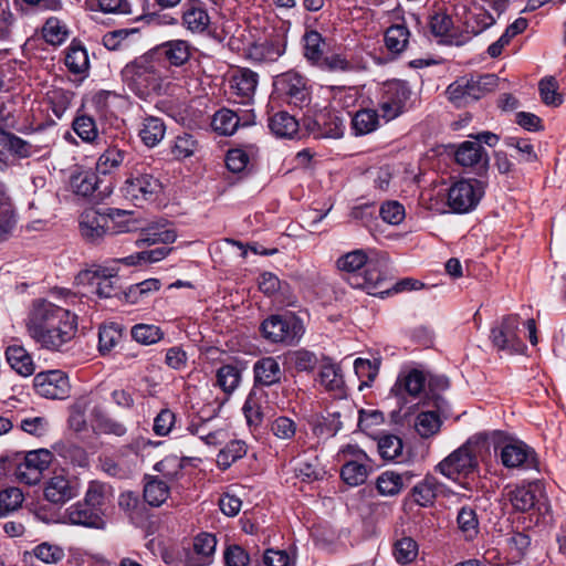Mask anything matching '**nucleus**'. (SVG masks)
<instances>
[{
	"label": "nucleus",
	"instance_id": "f257e3e1",
	"mask_svg": "<svg viewBox=\"0 0 566 566\" xmlns=\"http://www.w3.org/2000/svg\"><path fill=\"white\" fill-rule=\"evenodd\" d=\"M76 316L46 300L33 303L27 321L32 339L49 350H59L76 333Z\"/></svg>",
	"mask_w": 566,
	"mask_h": 566
},
{
	"label": "nucleus",
	"instance_id": "f03ea898",
	"mask_svg": "<svg viewBox=\"0 0 566 566\" xmlns=\"http://www.w3.org/2000/svg\"><path fill=\"white\" fill-rule=\"evenodd\" d=\"M139 217L134 210L119 208H90L78 217V231L90 244H101L106 238L138 229Z\"/></svg>",
	"mask_w": 566,
	"mask_h": 566
},
{
	"label": "nucleus",
	"instance_id": "7ed1b4c3",
	"mask_svg": "<svg viewBox=\"0 0 566 566\" xmlns=\"http://www.w3.org/2000/svg\"><path fill=\"white\" fill-rule=\"evenodd\" d=\"M190 57V46L187 41L175 40L150 49L144 54V70L163 78L167 72V62L175 66L185 64Z\"/></svg>",
	"mask_w": 566,
	"mask_h": 566
},
{
	"label": "nucleus",
	"instance_id": "20e7f679",
	"mask_svg": "<svg viewBox=\"0 0 566 566\" xmlns=\"http://www.w3.org/2000/svg\"><path fill=\"white\" fill-rule=\"evenodd\" d=\"M274 94L290 106L303 109L312 102L308 80L296 71H287L273 80Z\"/></svg>",
	"mask_w": 566,
	"mask_h": 566
},
{
	"label": "nucleus",
	"instance_id": "39448f33",
	"mask_svg": "<svg viewBox=\"0 0 566 566\" xmlns=\"http://www.w3.org/2000/svg\"><path fill=\"white\" fill-rule=\"evenodd\" d=\"M497 82L499 77L495 74L461 77L448 86L447 94L457 107H463L494 91Z\"/></svg>",
	"mask_w": 566,
	"mask_h": 566
},
{
	"label": "nucleus",
	"instance_id": "423d86ee",
	"mask_svg": "<svg viewBox=\"0 0 566 566\" xmlns=\"http://www.w3.org/2000/svg\"><path fill=\"white\" fill-rule=\"evenodd\" d=\"M261 333L271 343L293 345L304 334V326L293 314L271 315L261 324Z\"/></svg>",
	"mask_w": 566,
	"mask_h": 566
},
{
	"label": "nucleus",
	"instance_id": "0eeeda50",
	"mask_svg": "<svg viewBox=\"0 0 566 566\" xmlns=\"http://www.w3.org/2000/svg\"><path fill=\"white\" fill-rule=\"evenodd\" d=\"M485 184L475 178L455 181L448 191V206L453 212L467 213L475 209L484 196Z\"/></svg>",
	"mask_w": 566,
	"mask_h": 566
},
{
	"label": "nucleus",
	"instance_id": "6e6552de",
	"mask_svg": "<svg viewBox=\"0 0 566 566\" xmlns=\"http://www.w3.org/2000/svg\"><path fill=\"white\" fill-rule=\"evenodd\" d=\"M177 234L166 222L144 228V262L155 263L165 259L171 249L167 247L175 242Z\"/></svg>",
	"mask_w": 566,
	"mask_h": 566
},
{
	"label": "nucleus",
	"instance_id": "1a4fd4ad",
	"mask_svg": "<svg viewBox=\"0 0 566 566\" xmlns=\"http://www.w3.org/2000/svg\"><path fill=\"white\" fill-rule=\"evenodd\" d=\"M501 463L510 470L539 471L535 450L521 440L504 442L500 451Z\"/></svg>",
	"mask_w": 566,
	"mask_h": 566
},
{
	"label": "nucleus",
	"instance_id": "9d476101",
	"mask_svg": "<svg viewBox=\"0 0 566 566\" xmlns=\"http://www.w3.org/2000/svg\"><path fill=\"white\" fill-rule=\"evenodd\" d=\"M478 467L479 462L472 448L465 443L444 458L437 465V470L446 478L458 481L473 473Z\"/></svg>",
	"mask_w": 566,
	"mask_h": 566
},
{
	"label": "nucleus",
	"instance_id": "9b49d317",
	"mask_svg": "<svg viewBox=\"0 0 566 566\" xmlns=\"http://www.w3.org/2000/svg\"><path fill=\"white\" fill-rule=\"evenodd\" d=\"M33 388L39 396L46 399L63 400L71 392L70 378L60 369L38 373L33 378Z\"/></svg>",
	"mask_w": 566,
	"mask_h": 566
},
{
	"label": "nucleus",
	"instance_id": "f8f14e48",
	"mask_svg": "<svg viewBox=\"0 0 566 566\" xmlns=\"http://www.w3.org/2000/svg\"><path fill=\"white\" fill-rule=\"evenodd\" d=\"M520 318L517 315H506L501 323L491 328L490 339L499 350L520 353L524 344L518 336Z\"/></svg>",
	"mask_w": 566,
	"mask_h": 566
},
{
	"label": "nucleus",
	"instance_id": "ddd939ff",
	"mask_svg": "<svg viewBox=\"0 0 566 566\" xmlns=\"http://www.w3.org/2000/svg\"><path fill=\"white\" fill-rule=\"evenodd\" d=\"M410 94L411 92L405 82L395 81L388 83L379 102L381 116L386 120H391L402 114Z\"/></svg>",
	"mask_w": 566,
	"mask_h": 566
},
{
	"label": "nucleus",
	"instance_id": "4468645a",
	"mask_svg": "<svg viewBox=\"0 0 566 566\" xmlns=\"http://www.w3.org/2000/svg\"><path fill=\"white\" fill-rule=\"evenodd\" d=\"M217 538L210 533H200L191 546L184 548L182 563L185 566H209L214 559Z\"/></svg>",
	"mask_w": 566,
	"mask_h": 566
},
{
	"label": "nucleus",
	"instance_id": "2eb2a0df",
	"mask_svg": "<svg viewBox=\"0 0 566 566\" xmlns=\"http://www.w3.org/2000/svg\"><path fill=\"white\" fill-rule=\"evenodd\" d=\"M52 461L50 451L40 449L33 450L25 454L23 462H21L15 470V475L19 481L33 485L36 484Z\"/></svg>",
	"mask_w": 566,
	"mask_h": 566
},
{
	"label": "nucleus",
	"instance_id": "dca6fc26",
	"mask_svg": "<svg viewBox=\"0 0 566 566\" xmlns=\"http://www.w3.org/2000/svg\"><path fill=\"white\" fill-rule=\"evenodd\" d=\"M116 275V269L97 266L81 271L75 282L77 285L92 286L99 297H111L115 293L113 277Z\"/></svg>",
	"mask_w": 566,
	"mask_h": 566
},
{
	"label": "nucleus",
	"instance_id": "f3484780",
	"mask_svg": "<svg viewBox=\"0 0 566 566\" xmlns=\"http://www.w3.org/2000/svg\"><path fill=\"white\" fill-rule=\"evenodd\" d=\"M62 522L93 528H104L105 526L102 510L94 509L84 501L67 507L62 515Z\"/></svg>",
	"mask_w": 566,
	"mask_h": 566
},
{
	"label": "nucleus",
	"instance_id": "a211bd4d",
	"mask_svg": "<svg viewBox=\"0 0 566 566\" xmlns=\"http://www.w3.org/2000/svg\"><path fill=\"white\" fill-rule=\"evenodd\" d=\"M44 497L53 504H64L78 494V484L63 473L54 474L45 482Z\"/></svg>",
	"mask_w": 566,
	"mask_h": 566
},
{
	"label": "nucleus",
	"instance_id": "6ab92c4d",
	"mask_svg": "<svg viewBox=\"0 0 566 566\" xmlns=\"http://www.w3.org/2000/svg\"><path fill=\"white\" fill-rule=\"evenodd\" d=\"M344 452L349 453L355 459L347 461L340 470V476L344 482L350 486H357L367 480L368 469L363 463L367 459V454L355 446H347Z\"/></svg>",
	"mask_w": 566,
	"mask_h": 566
},
{
	"label": "nucleus",
	"instance_id": "aec40b11",
	"mask_svg": "<svg viewBox=\"0 0 566 566\" xmlns=\"http://www.w3.org/2000/svg\"><path fill=\"white\" fill-rule=\"evenodd\" d=\"M455 160L463 167L475 168L479 174H484L489 167L486 150L479 143L471 140L459 145L455 151Z\"/></svg>",
	"mask_w": 566,
	"mask_h": 566
},
{
	"label": "nucleus",
	"instance_id": "412c9836",
	"mask_svg": "<svg viewBox=\"0 0 566 566\" xmlns=\"http://www.w3.org/2000/svg\"><path fill=\"white\" fill-rule=\"evenodd\" d=\"M307 128L315 138H340L344 135L345 125L334 112H324L307 124Z\"/></svg>",
	"mask_w": 566,
	"mask_h": 566
},
{
	"label": "nucleus",
	"instance_id": "4be33fe9",
	"mask_svg": "<svg viewBox=\"0 0 566 566\" xmlns=\"http://www.w3.org/2000/svg\"><path fill=\"white\" fill-rule=\"evenodd\" d=\"M253 376L255 385L271 387L281 382L283 370L281 369L277 358L266 356L254 363Z\"/></svg>",
	"mask_w": 566,
	"mask_h": 566
},
{
	"label": "nucleus",
	"instance_id": "5701e85b",
	"mask_svg": "<svg viewBox=\"0 0 566 566\" xmlns=\"http://www.w3.org/2000/svg\"><path fill=\"white\" fill-rule=\"evenodd\" d=\"M258 74L249 69L238 70L230 80V87L240 103L249 104L255 94L258 86Z\"/></svg>",
	"mask_w": 566,
	"mask_h": 566
},
{
	"label": "nucleus",
	"instance_id": "b1692460",
	"mask_svg": "<svg viewBox=\"0 0 566 566\" xmlns=\"http://www.w3.org/2000/svg\"><path fill=\"white\" fill-rule=\"evenodd\" d=\"M541 494L539 485L536 482L527 485H517L506 493V499L516 511L527 512L535 507Z\"/></svg>",
	"mask_w": 566,
	"mask_h": 566
},
{
	"label": "nucleus",
	"instance_id": "393cba45",
	"mask_svg": "<svg viewBox=\"0 0 566 566\" xmlns=\"http://www.w3.org/2000/svg\"><path fill=\"white\" fill-rule=\"evenodd\" d=\"M285 52V42L280 36H275L263 42L253 43L249 48L248 55L251 60L259 63L275 62Z\"/></svg>",
	"mask_w": 566,
	"mask_h": 566
},
{
	"label": "nucleus",
	"instance_id": "a878e982",
	"mask_svg": "<svg viewBox=\"0 0 566 566\" xmlns=\"http://www.w3.org/2000/svg\"><path fill=\"white\" fill-rule=\"evenodd\" d=\"M350 281L352 286L365 289L369 294H377L378 289L382 287L385 277L380 270V261L370 259L364 268V276L355 275Z\"/></svg>",
	"mask_w": 566,
	"mask_h": 566
},
{
	"label": "nucleus",
	"instance_id": "bb28decb",
	"mask_svg": "<svg viewBox=\"0 0 566 566\" xmlns=\"http://www.w3.org/2000/svg\"><path fill=\"white\" fill-rule=\"evenodd\" d=\"M426 385V377L421 370L411 369L406 374H400L391 388V394L402 396L403 392L412 397H418Z\"/></svg>",
	"mask_w": 566,
	"mask_h": 566
},
{
	"label": "nucleus",
	"instance_id": "cd10ccee",
	"mask_svg": "<svg viewBox=\"0 0 566 566\" xmlns=\"http://www.w3.org/2000/svg\"><path fill=\"white\" fill-rule=\"evenodd\" d=\"M34 153L35 149L29 142L0 128V155L10 154L18 158H28Z\"/></svg>",
	"mask_w": 566,
	"mask_h": 566
},
{
	"label": "nucleus",
	"instance_id": "c85d7f7f",
	"mask_svg": "<svg viewBox=\"0 0 566 566\" xmlns=\"http://www.w3.org/2000/svg\"><path fill=\"white\" fill-rule=\"evenodd\" d=\"M6 359L10 367L22 377H29L35 370V365L31 355L20 345H11L7 347Z\"/></svg>",
	"mask_w": 566,
	"mask_h": 566
},
{
	"label": "nucleus",
	"instance_id": "c756f323",
	"mask_svg": "<svg viewBox=\"0 0 566 566\" xmlns=\"http://www.w3.org/2000/svg\"><path fill=\"white\" fill-rule=\"evenodd\" d=\"M210 23L206 9L197 1L187 3L182 13V24L193 33L203 32Z\"/></svg>",
	"mask_w": 566,
	"mask_h": 566
},
{
	"label": "nucleus",
	"instance_id": "7c9ffc66",
	"mask_svg": "<svg viewBox=\"0 0 566 566\" xmlns=\"http://www.w3.org/2000/svg\"><path fill=\"white\" fill-rule=\"evenodd\" d=\"M270 130L280 138H293L298 133V122L285 111L277 112L269 117Z\"/></svg>",
	"mask_w": 566,
	"mask_h": 566
},
{
	"label": "nucleus",
	"instance_id": "2f4dec72",
	"mask_svg": "<svg viewBox=\"0 0 566 566\" xmlns=\"http://www.w3.org/2000/svg\"><path fill=\"white\" fill-rule=\"evenodd\" d=\"M42 36L51 45L63 44L70 36L67 24L57 17H50L42 27Z\"/></svg>",
	"mask_w": 566,
	"mask_h": 566
},
{
	"label": "nucleus",
	"instance_id": "473e14b6",
	"mask_svg": "<svg viewBox=\"0 0 566 566\" xmlns=\"http://www.w3.org/2000/svg\"><path fill=\"white\" fill-rule=\"evenodd\" d=\"M410 31L403 23L392 24L385 32V45L394 54L403 52L409 43Z\"/></svg>",
	"mask_w": 566,
	"mask_h": 566
},
{
	"label": "nucleus",
	"instance_id": "72a5a7b5",
	"mask_svg": "<svg viewBox=\"0 0 566 566\" xmlns=\"http://www.w3.org/2000/svg\"><path fill=\"white\" fill-rule=\"evenodd\" d=\"M145 480L144 501L151 506H160L169 495L167 482L153 476H145Z\"/></svg>",
	"mask_w": 566,
	"mask_h": 566
},
{
	"label": "nucleus",
	"instance_id": "f704fd0d",
	"mask_svg": "<svg viewBox=\"0 0 566 566\" xmlns=\"http://www.w3.org/2000/svg\"><path fill=\"white\" fill-rule=\"evenodd\" d=\"M118 506L120 511L137 527L142 523V504L139 495L134 491H124L119 494Z\"/></svg>",
	"mask_w": 566,
	"mask_h": 566
},
{
	"label": "nucleus",
	"instance_id": "c9c22d12",
	"mask_svg": "<svg viewBox=\"0 0 566 566\" xmlns=\"http://www.w3.org/2000/svg\"><path fill=\"white\" fill-rule=\"evenodd\" d=\"M124 90L142 97V62L138 59L127 63L122 71Z\"/></svg>",
	"mask_w": 566,
	"mask_h": 566
},
{
	"label": "nucleus",
	"instance_id": "e433bc0d",
	"mask_svg": "<svg viewBox=\"0 0 566 566\" xmlns=\"http://www.w3.org/2000/svg\"><path fill=\"white\" fill-rule=\"evenodd\" d=\"M452 25H453V22H452L451 17H449L446 13H437L431 17L430 29H431V32L436 36L448 38L449 39L448 42L450 44H455V45L464 44L469 38L467 36V38H462V39H458V38L454 39L453 34H452Z\"/></svg>",
	"mask_w": 566,
	"mask_h": 566
},
{
	"label": "nucleus",
	"instance_id": "4c0bfd02",
	"mask_svg": "<svg viewBox=\"0 0 566 566\" xmlns=\"http://www.w3.org/2000/svg\"><path fill=\"white\" fill-rule=\"evenodd\" d=\"M295 476L304 482H313L322 478L323 470L316 455L300 458L294 467Z\"/></svg>",
	"mask_w": 566,
	"mask_h": 566
},
{
	"label": "nucleus",
	"instance_id": "58836bf2",
	"mask_svg": "<svg viewBox=\"0 0 566 566\" xmlns=\"http://www.w3.org/2000/svg\"><path fill=\"white\" fill-rule=\"evenodd\" d=\"M457 524L465 539H473L479 534V518L471 506H462L457 515Z\"/></svg>",
	"mask_w": 566,
	"mask_h": 566
},
{
	"label": "nucleus",
	"instance_id": "ea45409f",
	"mask_svg": "<svg viewBox=\"0 0 566 566\" xmlns=\"http://www.w3.org/2000/svg\"><path fill=\"white\" fill-rule=\"evenodd\" d=\"M65 65L74 74L84 73L90 65L86 50L82 45L72 42L66 50Z\"/></svg>",
	"mask_w": 566,
	"mask_h": 566
},
{
	"label": "nucleus",
	"instance_id": "a19ab883",
	"mask_svg": "<svg viewBox=\"0 0 566 566\" xmlns=\"http://www.w3.org/2000/svg\"><path fill=\"white\" fill-rule=\"evenodd\" d=\"M379 116L374 109H360L352 118V129L356 136L367 135L378 127Z\"/></svg>",
	"mask_w": 566,
	"mask_h": 566
},
{
	"label": "nucleus",
	"instance_id": "79ce46f5",
	"mask_svg": "<svg viewBox=\"0 0 566 566\" xmlns=\"http://www.w3.org/2000/svg\"><path fill=\"white\" fill-rule=\"evenodd\" d=\"M245 442L240 440L230 441L217 455V464L220 469L227 470L232 463L247 454Z\"/></svg>",
	"mask_w": 566,
	"mask_h": 566
},
{
	"label": "nucleus",
	"instance_id": "37998d69",
	"mask_svg": "<svg viewBox=\"0 0 566 566\" xmlns=\"http://www.w3.org/2000/svg\"><path fill=\"white\" fill-rule=\"evenodd\" d=\"M370 259L364 250H354L342 256L336 261V266L342 272L358 275L357 272L366 266Z\"/></svg>",
	"mask_w": 566,
	"mask_h": 566
},
{
	"label": "nucleus",
	"instance_id": "c03bdc74",
	"mask_svg": "<svg viewBox=\"0 0 566 566\" xmlns=\"http://www.w3.org/2000/svg\"><path fill=\"white\" fill-rule=\"evenodd\" d=\"M285 360L297 371L306 373L313 371L318 363L317 356L304 348L286 353Z\"/></svg>",
	"mask_w": 566,
	"mask_h": 566
},
{
	"label": "nucleus",
	"instance_id": "a18cd8bd",
	"mask_svg": "<svg viewBox=\"0 0 566 566\" xmlns=\"http://www.w3.org/2000/svg\"><path fill=\"white\" fill-rule=\"evenodd\" d=\"M441 423L437 411H422L416 418L415 428L421 438H430L439 432Z\"/></svg>",
	"mask_w": 566,
	"mask_h": 566
},
{
	"label": "nucleus",
	"instance_id": "49530a36",
	"mask_svg": "<svg viewBox=\"0 0 566 566\" xmlns=\"http://www.w3.org/2000/svg\"><path fill=\"white\" fill-rule=\"evenodd\" d=\"M54 449L61 458L75 467L85 468L88 464L85 450L72 442H60Z\"/></svg>",
	"mask_w": 566,
	"mask_h": 566
},
{
	"label": "nucleus",
	"instance_id": "de8ad7c7",
	"mask_svg": "<svg viewBox=\"0 0 566 566\" xmlns=\"http://www.w3.org/2000/svg\"><path fill=\"white\" fill-rule=\"evenodd\" d=\"M122 339V328L116 323L102 325L98 332V349L105 355Z\"/></svg>",
	"mask_w": 566,
	"mask_h": 566
},
{
	"label": "nucleus",
	"instance_id": "09e8293b",
	"mask_svg": "<svg viewBox=\"0 0 566 566\" xmlns=\"http://www.w3.org/2000/svg\"><path fill=\"white\" fill-rule=\"evenodd\" d=\"M438 483L434 478L426 476L412 489V496L417 504L427 506L433 502L437 495Z\"/></svg>",
	"mask_w": 566,
	"mask_h": 566
},
{
	"label": "nucleus",
	"instance_id": "8fccbe9b",
	"mask_svg": "<svg viewBox=\"0 0 566 566\" xmlns=\"http://www.w3.org/2000/svg\"><path fill=\"white\" fill-rule=\"evenodd\" d=\"M240 119L238 115L227 108L218 111L212 118V127L221 135H232L238 126Z\"/></svg>",
	"mask_w": 566,
	"mask_h": 566
},
{
	"label": "nucleus",
	"instance_id": "3c124183",
	"mask_svg": "<svg viewBox=\"0 0 566 566\" xmlns=\"http://www.w3.org/2000/svg\"><path fill=\"white\" fill-rule=\"evenodd\" d=\"M304 56L313 64H319L323 57L322 44L324 42L321 33L311 30L304 36Z\"/></svg>",
	"mask_w": 566,
	"mask_h": 566
},
{
	"label": "nucleus",
	"instance_id": "603ef678",
	"mask_svg": "<svg viewBox=\"0 0 566 566\" xmlns=\"http://www.w3.org/2000/svg\"><path fill=\"white\" fill-rule=\"evenodd\" d=\"M24 496L20 489L14 486L4 488L0 491V517L18 510L23 503Z\"/></svg>",
	"mask_w": 566,
	"mask_h": 566
},
{
	"label": "nucleus",
	"instance_id": "864d4df0",
	"mask_svg": "<svg viewBox=\"0 0 566 566\" xmlns=\"http://www.w3.org/2000/svg\"><path fill=\"white\" fill-rule=\"evenodd\" d=\"M166 126L161 118L148 116L144 118V145L156 146L165 136Z\"/></svg>",
	"mask_w": 566,
	"mask_h": 566
},
{
	"label": "nucleus",
	"instance_id": "5fc2aeb1",
	"mask_svg": "<svg viewBox=\"0 0 566 566\" xmlns=\"http://www.w3.org/2000/svg\"><path fill=\"white\" fill-rule=\"evenodd\" d=\"M144 200L156 209L167 205L161 182L151 176H144Z\"/></svg>",
	"mask_w": 566,
	"mask_h": 566
},
{
	"label": "nucleus",
	"instance_id": "6e6d98bb",
	"mask_svg": "<svg viewBox=\"0 0 566 566\" xmlns=\"http://www.w3.org/2000/svg\"><path fill=\"white\" fill-rule=\"evenodd\" d=\"M354 369L360 379L359 390H363L365 387H370L371 382L377 377L379 371V363L371 361L369 359L357 358L354 361Z\"/></svg>",
	"mask_w": 566,
	"mask_h": 566
},
{
	"label": "nucleus",
	"instance_id": "4d7b16f0",
	"mask_svg": "<svg viewBox=\"0 0 566 566\" xmlns=\"http://www.w3.org/2000/svg\"><path fill=\"white\" fill-rule=\"evenodd\" d=\"M270 431L280 440L291 441L297 433V423L290 417L279 416L271 421Z\"/></svg>",
	"mask_w": 566,
	"mask_h": 566
},
{
	"label": "nucleus",
	"instance_id": "13d9d810",
	"mask_svg": "<svg viewBox=\"0 0 566 566\" xmlns=\"http://www.w3.org/2000/svg\"><path fill=\"white\" fill-rule=\"evenodd\" d=\"M394 556L401 565L413 562L418 556V544L411 537H402L394 545Z\"/></svg>",
	"mask_w": 566,
	"mask_h": 566
},
{
	"label": "nucleus",
	"instance_id": "bf43d9fd",
	"mask_svg": "<svg viewBox=\"0 0 566 566\" xmlns=\"http://www.w3.org/2000/svg\"><path fill=\"white\" fill-rule=\"evenodd\" d=\"M504 144L516 150L520 163H534L537 159L534 146L528 139L509 136L504 139Z\"/></svg>",
	"mask_w": 566,
	"mask_h": 566
},
{
	"label": "nucleus",
	"instance_id": "052dcab7",
	"mask_svg": "<svg viewBox=\"0 0 566 566\" xmlns=\"http://www.w3.org/2000/svg\"><path fill=\"white\" fill-rule=\"evenodd\" d=\"M402 475L394 471H386L381 473L377 479V489L382 495H396L402 490Z\"/></svg>",
	"mask_w": 566,
	"mask_h": 566
},
{
	"label": "nucleus",
	"instance_id": "680f3d73",
	"mask_svg": "<svg viewBox=\"0 0 566 566\" xmlns=\"http://www.w3.org/2000/svg\"><path fill=\"white\" fill-rule=\"evenodd\" d=\"M124 151L116 147L107 148L97 159L96 171L102 175L109 174L119 167L124 160Z\"/></svg>",
	"mask_w": 566,
	"mask_h": 566
},
{
	"label": "nucleus",
	"instance_id": "e2e57ef3",
	"mask_svg": "<svg viewBox=\"0 0 566 566\" xmlns=\"http://www.w3.org/2000/svg\"><path fill=\"white\" fill-rule=\"evenodd\" d=\"M241 380L240 370L232 365H223L217 370V385L224 392H232Z\"/></svg>",
	"mask_w": 566,
	"mask_h": 566
},
{
	"label": "nucleus",
	"instance_id": "0e129e2a",
	"mask_svg": "<svg viewBox=\"0 0 566 566\" xmlns=\"http://www.w3.org/2000/svg\"><path fill=\"white\" fill-rule=\"evenodd\" d=\"M212 418L203 419L202 417H193L188 424L187 430L203 440L207 444H214L217 434L213 428L210 427Z\"/></svg>",
	"mask_w": 566,
	"mask_h": 566
},
{
	"label": "nucleus",
	"instance_id": "69168bd1",
	"mask_svg": "<svg viewBox=\"0 0 566 566\" xmlns=\"http://www.w3.org/2000/svg\"><path fill=\"white\" fill-rule=\"evenodd\" d=\"M558 85L554 77H545L538 83L542 102L547 106L558 107L563 103V96L557 92Z\"/></svg>",
	"mask_w": 566,
	"mask_h": 566
},
{
	"label": "nucleus",
	"instance_id": "338daca9",
	"mask_svg": "<svg viewBox=\"0 0 566 566\" xmlns=\"http://www.w3.org/2000/svg\"><path fill=\"white\" fill-rule=\"evenodd\" d=\"M402 441L399 437L387 434L378 440V451L385 460H396L402 452Z\"/></svg>",
	"mask_w": 566,
	"mask_h": 566
},
{
	"label": "nucleus",
	"instance_id": "774afa93",
	"mask_svg": "<svg viewBox=\"0 0 566 566\" xmlns=\"http://www.w3.org/2000/svg\"><path fill=\"white\" fill-rule=\"evenodd\" d=\"M495 23V18L484 9H479L465 22L467 32L478 35Z\"/></svg>",
	"mask_w": 566,
	"mask_h": 566
}]
</instances>
